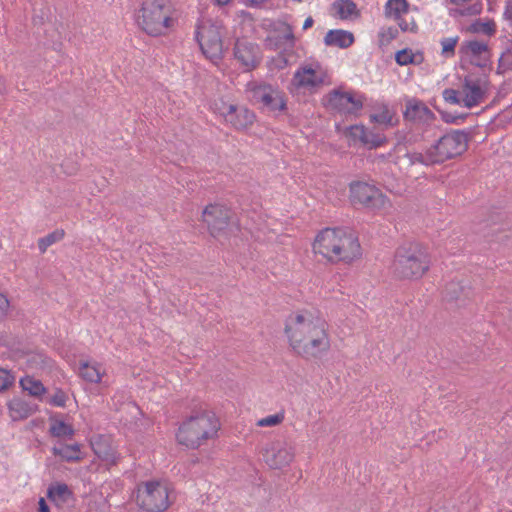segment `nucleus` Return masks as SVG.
<instances>
[{"instance_id": "f257e3e1", "label": "nucleus", "mask_w": 512, "mask_h": 512, "mask_svg": "<svg viewBox=\"0 0 512 512\" xmlns=\"http://www.w3.org/2000/svg\"><path fill=\"white\" fill-rule=\"evenodd\" d=\"M313 250L331 263H351L362 255L358 236L351 229L343 227L321 230L315 238Z\"/></svg>"}, {"instance_id": "f03ea898", "label": "nucleus", "mask_w": 512, "mask_h": 512, "mask_svg": "<svg viewBox=\"0 0 512 512\" xmlns=\"http://www.w3.org/2000/svg\"><path fill=\"white\" fill-rule=\"evenodd\" d=\"M220 421L216 414L207 409H193L179 426L176 433L177 442L189 449H198L207 440L217 437Z\"/></svg>"}, {"instance_id": "7ed1b4c3", "label": "nucleus", "mask_w": 512, "mask_h": 512, "mask_svg": "<svg viewBox=\"0 0 512 512\" xmlns=\"http://www.w3.org/2000/svg\"><path fill=\"white\" fill-rule=\"evenodd\" d=\"M430 264L428 249L420 242L409 241L395 250L392 272L400 280H418L429 270Z\"/></svg>"}, {"instance_id": "20e7f679", "label": "nucleus", "mask_w": 512, "mask_h": 512, "mask_svg": "<svg viewBox=\"0 0 512 512\" xmlns=\"http://www.w3.org/2000/svg\"><path fill=\"white\" fill-rule=\"evenodd\" d=\"M136 22L150 36L164 34L174 23L171 17L170 0H144L138 11Z\"/></svg>"}, {"instance_id": "39448f33", "label": "nucleus", "mask_w": 512, "mask_h": 512, "mask_svg": "<svg viewBox=\"0 0 512 512\" xmlns=\"http://www.w3.org/2000/svg\"><path fill=\"white\" fill-rule=\"evenodd\" d=\"M201 217L213 238H227L240 231L235 213L223 204H208L202 211Z\"/></svg>"}, {"instance_id": "423d86ee", "label": "nucleus", "mask_w": 512, "mask_h": 512, "mask_svg": "<svg viewBox=\"0 0 512 512\" xmlns=\"http://www.w3.org/2000/svg\"><path fill=\"white\" fill-rule=\"evenodd\" d=\"M324 330H326L325 320L307 310L291 314L285 323V334L291 347L304 343Z\"/></svg>"}, {"instance_id": "0eeeda50", "label": "nucleus", "mask_w": 512, "mask_h": 512, "mask_svg": "<svg viewBox=\"0 0 512 512\" xmlns=\"http://www.w3.org/2000/svg\"><path fill=\"white\" fill-rule=\"evenodd\" d=\"M222 29L219 22L208 20L198 24L195 31V39L202 53L212 61L223 58Z\"/></svg>"}, {"instance_id": "6e6552de", "label": "nucleus", "mask_w": 512, "mask_h": 512, "mask_svg": "<svg viewBox=\"0 0 512 512\" xmlns=\"http://www.w3.org/2000/svg\"><path fill=\"white\" fill-rule=\"evenodd\" d=\"M468 143V132L465 130H451L432 144L431 149L439 165L466 152Z\"/></svg>"}, {"instance_id": "1a4fd4ad", "label": "nucleus", "mask_w": 512, "mask_h": 512, "mask_svg": "<svg viewBox=\"0 0 512 512\" xmlns=\"http://www.w3.org/2000/svg\"><path fill=\"white\" fill-rule=\"evenodd\" d=\"M250 101L269 112H283L287 109L284 93L271 84H254L249 89Z\"/></svg>"}, {"instance_id": "9d476101", "label": "nucleus", "mask_w": 512, "mask_h": 512, "mask_svg": "<svg viewBox=\"0 0 512 512\" xmlns=\"http://www.w3.org/2000/svg\"><path fill=\"white\" fill-rule=\"evenodd\" d=\"M324 99L327 107L331 110L345 116H357L363 108L365 96L354 91L345 92L333 89Z\"/></svg>"}, {"instance_id": "9b49d317", "label": "nucleus", "mask_w": 512, "mask_h": 512, "mask_svg": "<svg viewBox=\"0 0 512 512\" xmlns=\"http://www.w3.org/2000/svg\"><path fill=\"white\" fill-rule=\"evenodd\" d=\"M137 500L147 512H163L169 506L168 489L159 481L146 482L144 488L139 489Z\"/></svg>"}, {"instance_id": "f8f14e48", "label": "nucleus", "mask_w": 512, "mask_h": 512, "mask_svg": "<svg viewBox=\"0 0 512 512\" xmlns=\"http://www.w3.org/2000/svg\"><path fill=\"white\" fill-rule=\"evenodd\" d=\"M350 201L369 209H379L384 206L385 195L376 186L363 181H354L349 185Z\"/></svg>"}, {"instance_id": "ddd939ff", "label": "nucleus", "mask_w": 512, "mask_h": 512, "mask_svg": "<svg viewBox=\"0 0 512 512\" xmlns=\"http://www.w3.org/2000/svg\"><path fill=\"white\" fill-rule=\"evenodd\" d=\"M295 453L291 446L282 442H275L263 451V460L272 469H282L294 459Z\"/></svg>"}, {"instance_id": "4468645a", "label": "nucleus", "mask_w": 512, "mask_h": 512, "mask_svg": "<svg viewBox=\"0 0 512 512\" xmlns=\"http://www.w3.org/2000/svg\"><path fill=\"white\" fill-rule=\"evenodd\" d=\"M233 55L247 71L255 69L262 59L261 49L258 44L240 39H237L235 42Z\"/></svg>"}, {"instance_id": "2eb2a0df", "label": "nucleus", "mask_w": 512, "mask_h": 512, "mask_svg": "<svg viewBox=\"0 0 512 512\" xmlns=\"http://www.w3.org/2000/svg\"><path fill=\"white\" fill-rule=\"evenodd\" d=\"M293 350L300 356L306 359L316 358L322 353H325L330 348V340L328 337L327 329L308 339L304 343L292 346Z\"/></svg>"}, {"instance_id": "dca6fc26", "label": "nucleus", "mask_w": 512, "mask_h": 512, "mask_svg": "<svg viewBox=\"0 0 512 512\" xmlns=\"http://www.w3.org/2000/svg\"><path fill=\"white\" fill-rule=\"evenodd\" d=\"M406 121L430 122L435 119V114L426 106V104L416 98H409L405 102L403 112Z\"/></svg>"}, {"instance_id": "f3484780", "label": "nucleus", "mask_w": 512, "mask_h": 512, "mask_svg": "<svg viewBox=\"0 0 512 512\" xmlns=\"http://www.w3.org/2000/svg\"><path fill=\"white\" fill-rule=\"evenodd\" d=\"M225 120L232 124L237 130L246 129L252 125L255 120V114L245 107L229 105L224 112Z\"/></svg>"}, {"instance_id": "a211bd4d", "label": "nucleus", "mask_w": 512, "mask_h": 512, "mask_svg": "<svg viewBox=\"0 0 512 512\" xmlns=\"http://www.w3.org/2000/svg\"><path fill=\"white\" fill-rule=\"evenodd\" d=\"M463 90L465 92L463 104L466 108H473L484 99L485 91L481 88L479 81H473L470 76L464 78Z\"/></svg>"}, {"instance_id": "6ab92c4d", "label": "nucleus", "mask_w": 512, "mask_h": 512, "mask_svg": "<svg viewBox=\"0 0 512 512\" xmlns=\"http://www.w3.org/2000/svg\"><path fill=\"white\" fill-rule=\"evenodd\" d=\"M13 421L24 420L38 411L39 406L21 398H13L7 404Z\"/></svg>"}, {"instance_id": "aec40b11", "label": "nucleus", "mask_w": 512, "mask_h": 512, "mask_svg": "<svg viewBox=\"0 0 512 512\" xmlns=\"http://www.w3.org/2000/svg\"><path fill=\"white\" fill-rule=\"evenodd\" d=\"M354 42L355 37L353 33L342 29L329 30L324 37L326 46L339 47L341 49L349 48Z\"/></svg>"}, {"instance_id": "412c9836", "label": "nucleus", "mask_w": 512, "mask_h": 512, "mask_svg": "<svg viewBox=\"0 0 512 512\" xmlns=\"http://www.w3.org/2000/svg\"><path fill=\"white\" fill-rule=\"evenodd\" d=\"M472 294L471 288L461 281H450L444 288V298L449 302H463Z\"/></svg>"}, {"instance_id": "4be33fe9", "label": "nucleus", "mask_w": 512, "mask_h": 512, "mask_svg": "<svg viewBox=\"0 0 512 512\" xmlns=\"http://www.w3.org/2000/svg\"><path fill=\"white\" fill-rule=\"evenodd\" d=\"M82 445L78 443L74 444H62L54 446L52 453L55 456H59L63 461L66 462H78L84 458V453L81 450Z\"/></svg>"}, {"instance_id": "5701e85b", "label": "nucleus", "mask_w": 512, "mask_h": 512, "mask_svg": "<svg viewBox=\"0 0 512 512\" xmlns=\"http://www.w3.org/2000/svg\"><path fill=\"white\" fill-rule=\"evenodd\" d=\"M294 81L302 87H317L323 82L322 78L317 76L316 71L310 66L298 69L294 74Z\"/></svg>"}, {"instance_id": "b1692460", "label": "nucleus", "mask_w": 512, "mask_h": 512, "mask_svg": "<svg viewBox=\"0 0 512 512\" xmlns=\"http://www.w3.org/2000/svg\"><path fill=\"white\" fill-rule=\"evenodd\" d=\"M49 421V433L52 437L71 439L74 436L75 430L72 425L67 424L63 420L57 419L56 416H50Z\"/></svg>"}, {"instance_id": "393cba45", "label": "nucleus", "mask_w": 512, "mask_h": 512, "mask_svg": "<svg viewBox=\"0 0 512 512\" xmlns=\"http://www.w3.org/2000/svg\"><path fill=\"white\" fill-rule=\"evenodd\" d=\"M459 53L473 58L482 57V55L490 54L489 47L486 43L478 40H470L462 43Z\"/></svg>"}, {"instance_id": "a878e982", "label": "nucleus", "mask_w": 512, "mask_h": 512, "mask_svg": "<svg viewBox=\"0 0 512 512\" xmlns=\"http://www.w3.org/2000/svg\"><path fill=\"white\" fill-rule=\"evenodd\" d=\"M395 61L400 66L420 65L424 61V56L420 51L413 53L410 48H404L395 53Z\"/></svg>"}, {"instance_id": "bb28decb", "label": "nucleus", "mask_w": 512, "mask_h": 512, "mask_svg": "<svg viewBox=\"0 0 512 512\" xmlns=\"http://www.w3.org/2000/svg\"><path fill=\"white\" fill-rule=\"evenodd\" d=\"M405 157L409 160L410 165L421 164L424 166H433L438 165L436 162V158L431 149V146L428 147L424 153L411 151L405 154Z\"/></svg>"}, {"instance_id": "cd10ccee", "label": "nucleus", "mask_w": 512, "mask_h": 512, "mask_svg": "<svg viewBox=\"0 0 512 512\" xmlns=\"http://www.w3.org/2000/svg\"><path fill=\"white\" fill-rule=\"evenodd\" d=\"M332 7L336 10L338 17L342 20H346L352 16L358 17L360 15L357 5L353 0H336L333 2Z\"/></svg>"}, {"instance_id": "c85d7f7f", "label": "nucleus", "mask_w": 512, "mask_h": 512, "mask_svg": "<svg viewBox=\"0 0 512 512\" xmlns=\"http://www.w3.org/2000/svg\"><path fill=\"white\" fill-rule=\"evenodd\" d=\"M388 142L387 137L377 127L372 129L366 128V137L364 140V147L372 150L385 145Z\"/></svg>"}, {"instance_id": "c756f323", "label": "nucleus", "mask_w": 512, "mask_h": 512, "mask_svg": "<svg viewBox=\"0 0 512 512\" xmlns=\"http://www.w3.org/2000/svg\"><path fill=\"white\" fill-rule=\"evenodd\" d=\"M20 386L24 391H27L30 396L38 398L46 392V388L40 380H36L28 375L20 379Z\"/></svg>"}, {"instance_id": "7c9ffc66", "label": "nucleus", "mask_w": 512, "mask_h": 512, "mask_svg": "<svg viewBox=\"0 0 512 512\" xmlns=\"http://www.w3.org/2000/svg\"><path fill=\"white\" fill-rule=\"evenodd\" d=\"M370 122L389 128L398 124V118L395 117V114L387 106H384L379 113L370 115Z\"/></svg>"}, {"instance_id": "2f4dec72", "label": "nucleus", "mask_w": 512, "mask_h": 512, "mask_svg": "<svg viewBox=\"0 0 512 512\" xmlns=\"http://www.w3.org/2000/svg\"><path fill=\"white\" fill-rule=\"evenodd\" d=\"M79 375L82 379L90 383H99L102 373L97 365H91L88 362H80Z\"/></svg>"}, {"instance_id": "473e14b6", "label": "nucleus", "mask_w": 512, "mask_h": 512, "mask_svg": "<svg viewBox=\"0 0 512 512\" xmlns=\"http://www.w3.org/2000/svg\"><path fill=\"white\" fill-rule=\"evenodd\" d=\"M409 10V3L407 0H388L385 5V13L389 17L399 19L401 14L407 13Z\"/></svg>"}, {"instance_id": "72a5a7b5", "label": "nucleus", "mask_w": 512, "mask_h": 512, "mask_svg": "<svg viewBox=\"0 0 512 512\" xmlns=\"http://www.w3.org/2000/svg\"><path fill=\"white\" fill-rule=\"evenodd\" d=\"M65 236V232L62 229H56L53 232L47 234L44 237L38 239V248L41 253L46 252L48 247L54 243L61 241Z\"/></svg>"}, {"instance_id": "f704fd0d", "label": "nucleus", "mask_w": 512, "mask_h": 512, "mask_svg": "<svg viewBox=\"0 0 512 512\" xmlns=\"http://www.w3.org/2000/svg\"><path fill=\"white\" fill-rule=\"evenodd\" d=\"M507 71H512V42H508L501 53L496 73L504 74Z\"/></svg>"}, {"instance_id": "c9c22d12", "label": "nucleus", "mask_w": 512, "mask_h": 512, "mask_svg": "<svg viewBox=\"0 0 512 512\" xmlns=\"http://www.w3.org/2000/svg\"><path fill=\"white\" fill-rule=\"evenodd\" d=\"M472 33H482L487 36H493L496 33V24L493 20L482 22L481 19L475 20L469 27Z\"/></svg>"}, {"instance_id": "e433bc0d", "label": "nucleus", "mask_w": 512, "mask_h": 512, "mask_svg": "<svg viewBox=\"0 0 512 512\" xmlns=\"http://www.w3.org/2000/svg\"><path fill=\"white\" fill-rule=\"evenodd\" d=\"M344 135L348 137L353 142V144L359 142L362 146H364L366 127L362 124L351 125L346 127Z\"/></svg>"}, {"instance_id": "4c0bfd02", "label": "nucleus", "mask_w": 512, "mask_h": 512, "mask_svg": "<svg viewBox=\"0 0 512 512\" xmlns=\"http://www.w3.org/2000/svg\"><path fill=\"white\" fill-rule=\"evenodd\" d=\"M70 490L65 483H59L57 485H51L47 490V497L50 500L62 499L65 500L70 494Z\"/></svg>"}, {"instance_id": "58836bf2", "label": "nucleus", "mask_w": 512, "mask_h": 512, "mask_svg": "<svg viewBox=\"0 0 512 512\" xmlns=\"http://www.w3.org/2000/svg\"><path fill=\"white\" fill-rule=\"evenodd\" d=\"M458 41H459V36L441 39V41H440V44L442 46L441 54L446 58L453 57L455 55V48L458 44Z\"/></svg>"}, {"instance_id": "ea45409f", "label": "nucleus", "mask_w": 512, "mask_h": 512, "mask_svg": "<svg viewBox=\"0 0 512 512\" xmlns=\"http://www.w3.org/2000/svg\"><path fill=\"white\" fill-rule=\"evenodd\" d=\"M432 105L440 113L441 119L445 123H448V124H460L469 116V113L454 115V114H451L447 111L440 109L436 104H432Z\"/></svg>"}, {"instance_id": "a19ab883", "label": "nucleus", "mask_w": 512, "mask_h": 512, "mask_svg": "<svg viewBox=\"0 0 512 512\" xmlns=\"http://www.w3.org/2000/svg\"><path fill=\"white\" fill-rule=\"evenodd\" d=\"M284 420V413H276L274 415H269L265 418H262L258 421V426L260 427H272L280 424Z\"/></svg>"}, {"instance_id": "79ce46f5", "label": "nucleus", "mask_w": 512, "mask_h": 512, "mask_svg": "<svg viewBox=\"0 0 512 512\" xmlns=\"http://www.w3.org/2000/svg\"><path fill=\"white\" fill-rule=\"evenodd\" d=\"M482 11V3L477 0L474 4L469 5L461 9H457L456 12L461 16H475L479 15Z\"/></svg>"}, {"instance_id": "37998d69", "label": "nucleus", "mask_w": 512, "mask_h": 512, "mask_svg": "<svg viewBox=\"0 0 512 512\" xmlns=\"http://www.w3.org/2000/svg\"><path fill=\"white\" fill-rule=\"evenodd\" d=\"M15 377L6 369L0 368V392L14 384Z\"/></svg>"}, {"instance_id": "c03bdc74", "label": "nucleus", "mask_w": 512, "mask_h": 512, "mask_svg": "<svg viewBox=\"0 0 512 512\" xmlns=\"http://www.w3.org/2000/svg\"><path fill=\"white\" fill-rule=\"evenodd\" d=\"M285 27V34L282 36H279L278 41L288 42L289 48L292 51L295 47V36L293 33L292 26L288 23L283 24Z\"/></svg>"}, {"instance_id": "a18cd8bd", "label": "nucleus", "mask_w": 512, "mask_h": 512, "mask_svg": "<svg viewBox=\"0 0 512 512\" xmlns=\"http://www.w3.org/2000/svg\"><path fill=\"white\" fill-rule=\"evenodd\" d=\"M442 96L447 103L454 105H459L461 103L458 90H455L453 88H446L442 92Z\"/></svg>"}, {"instance_id": "49530a36", "label": "nucleus", "mask_w": 512, "mask_h": 512, "mask_svg": "<svg viewBox=\"0 0 512 512\" xmlns=\"http://www.w3.org/2000/svg\"><path fill=\"white\" fill-rule=\"evenodd\" d=\"M66 401H67L66 393L61 389H57L55 394L51 397L49 403L56 407H65Z\"/></svg>"}, {"instance_id": "de8ad7c7", "label": "nucleus", "mask_w": 512, "mask_h": 512, "mask_svg": "<svg viewBox=\"0 0 512 512\" xmlns=\"http://www.w3.org/2000/svg\"><path fill=\"white\" fill-rule=\"evenodd\" d=\"M397 20H398V25L403 32L409 31V32L416 33L418 31V25L416 24L414 19H411V21H408V20L400 17Z\"/></svg>"}, {"instance_id": "09e8293b", "label": "nucleus", "mask_w": 512, "mask_h": 512, "mask_svg": "<svg viewBox=\"0 0 512 512\" xmlns=\"http://www.w3.org/2000/svg\"><path fill=\"white\" fill-rule=\"evenodd\" d=\"M101 440V437L99 438ZM92 449L94 453L102 459L107 460L109 453H108V447H103L100 443V441H94L91 443Z\"/></svg>"}, {"instance_id": "8fccbe9b", "label": "nucleus", "mask_w": 512, "mask_h": 512, "mask_svg": "<svg viewBox=\"0 0 512 512\" xmlns=\"http://www.w3.org/2000/svg\"><path fill=\"white\" fill-rule=\"evenodd\" d=\"M491 54H485L482 55V57H471L470 64L479 67V68H486L491 63Z\"/></svg>"}, {"instance_id": "3c124183", "label": "nucleus", "mask_w": 512, "mask_h": 512, "mask_svg": "<svg viewBox=\"0 0 512 512\" xmlns=\"http://www.w3.org/2000/svg\"><path fill=\"white\" fill-rule=\"evenodd\" d=\"M10 302L6 296L0 294V322L4 321L7 317Z\"/></svg>"}, {"instance_id": "603ef678", "label": "nucleus", "mask_w": 512, "mask_h": 512, "mask_svg": "<svg viewBox=\"0 0 512 512\" xmlns=\"http://www.w3.org/2000/svg\"><path fill=\"white\" fill-rule=\"evenodd\" d=\"M45 20H46V15L42 10H40V14H38L36 12V10H34V15L32 17V22H33L34 26L43 25L45 23Z\"/></svg>"}, {"instance_id": "864d4df0", "label": "nucleus", "mask_w": 512, "mask_h": 512, "mask_svg": "<svg viewBox=\"0 0 512 512\" xmlns=\"http://www.w3.org/2000/svg\"><path fill=\"white\" fill-rule=\"evenodd\" d=\"M276 61H277V67L279 69H284L289 64V60L287 59V57H286L284 52H280L279 53Z\"/></svg>"}, {"instance_id": "5fc2aeb1", "label": "nucleus", "mask_w": 512, "mask_h": 512, "mask_svg": "<svg viewBox=\"0 0 512 512\" xmlns=\"http://www.w3.org/2000/svg\"><path fill=\"white\" fill-rule=\"evenodd\" d=\"M504 17L506 20H508L512 26V0L507 1L505 11H504Z\"/></svg>"}, {"instance_id": "6e6d98bb", "label": "nucleus", "mask_w": 512, "mask_h": 512, "mask_svg": "<svg viewBox=\"0 0 512 512\" xmlns=\"http://www.w3.org/2000/svg\"><path fill=\"white\" fill-rule=\"evenodd\" d=\"M278 39H279V36H277L275 38L267 37L266 42H269L270 45L273 46V48L278 49L284 43L283 41H278Z\"/></svg>"}, {"instance_id": "4d7b16f0", "label": "nucleus", "mask_w": 512, "mask_h": 512, "mask_svg": "<svg viewBox=\"0 0 512 512\" xmlns=\"http://www.w3.org/2000/svg\"><path fill=\"white\" fill-rule=\"evenodd\" d=\"M388 41L395 39L398 36V30L393 27H389L386 34Z\"/></svg>"}, {"instance_id": "13d9d810", "label": "nucleus", "mask_w": 512, "mask_h": 512, "mask_svg": "<svg viewBox=\"0 0 512 512\" xmlns=\"http://www.w3.org/2000/svg\"><path fill=\"white\" fill-rule=\"evenodd\" d=\"M49 506L47 505L44 498H40L38 502V511L39 512H49Z\"/></svg>"}, {"instance_id": "bf43d9fd", "label": "nucleus", "mask_w": 512, "mask_h": 512, "mask_svg": "<svg viewBox=\"0 0 512 512\" xmlns=\"http://www.w3.org/2000/svg\"><path fill=\"white\" fill-rule=\"evenodd\" d=\"M314 24V20L311 16L307 17L303 24V30L311 28Z\"/></svg>"}, {"instance_id": "052dcab7", "label": "nucleus", "mask_w": 512, "mask_h": 512, "mask_svg": "<svg viewBox=\"0 0 512 512\" xmlns=\"http://www.w3.org/2000/svg\"><path fill=\"white\" fill-rule=\"evenodd\" d=\"M214 2L218 6H225L230 2V0H214Z\"/></svg>"}, {"instance_id": "680f3d73", "label": "nucleus", "mask_w": 512, "mask_h": 512, "mask_svg": "<svg viewBox=\"0 0 512 512\" xmlns=\"http://www.w3.org/2000/svg\"><path fill=\"white\" fill-rule=\"evenodd\" d=\"M5 90L4 80L0 77V94H3Z\"/></svg>"}, {"instance_id": "e2e57ef3", "label": "nucleus", "mask_w": 512, "mask_h": 512, "mask_svg": "<svg viewBox=\"0 0 512 512\" xmlns=\"http://www.w3.org/2000/svg\"><path fill=\"white\" fill-rule=\"evenodd\" d=\"M488 4H491L492 0H487Z\"/></svg>"}]
</instances>
